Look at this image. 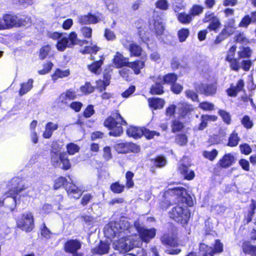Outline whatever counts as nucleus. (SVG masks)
<instances>
[{
  "label": "nucleus",
  "instance_id": "obj_1",
  "mask_svg": "<svg viewBox=\"0 0 256 256\" xmlns=\"http://www.w3.org/2000/svg\"><path fill=\"white\" fill-rule=\"evenodd\" d=\"M165 202L161 204V208L166 209L172 204L177 205L169 212L170 218L182 226L186 224L190 218V212L187 206H192L194 202L186 189L182 187L169 188L164 194Z\"/></svg>",
  "mask_w": 256,
  "mask_h": 256
},
{
  "label": "nucleus",
  "instance_id": "obj_2",
  "mask_svg": "<svg viewBox=\"0 0 256 256\" xmlns=\"http://www.w3.org/2000/svg\"><path fill=\"white\" fill-rule=\"evenodd\" d=\"M118 228H120V232H132L133 234H136V232H138L139 236H137L141 244V241L148 243L156 236V230L154 228L148 229L144 228L138 221L135 222L133 226L130 225L126 218L120 219L118 222H112L106 229V234L108 237L113 236Z\"/></svg>",
  "mask_w": 256,
  "mask_h": 256
},
{
  "label": "nucleus",
  "instance_id": "obj_3",
  "mask_svg": "<svg viewBox=\"0 0 256 256\" xmlns=\"http://www.w3.org/2000/svg\"><path fill=\"white\" fill-rule=\"evenodd\" d=\"M12 188L5 194L6 200L11 202L12 204L9 206L10 211L15 209L17 204L20 201L25 202L28 198L32 196L33 190L28 188V186L25 185L18 178H14L12 180Z\"/></svg>",
  "mask_w": 256,
  "mask_h": 256
},
{
  "label": "nucleus",
  "instance_id": "obj_4",
  "mask_svg": "<svg viewBox=\"0 0 256 256\" xmlns=\"http://www.w3.org/2000/svg\"><path fill=\"white\" fill-rule=\"evenodd\" d=\"M116 222H118V221H116ZM112 222H110L104 227V234L106 237L110 240L116 237L120 238L119 240H115L113 243L114 249L119 250L121 253H124L130 251L134 247H139L141 245L137 235L133 234L132 232L128 234L124 232H120V228H118L117 232H116V234L113 236H108L105 232Z\"/></svg>",
  "mask_w": 256,
  "mask_h": 256
},
{
  "label": "nucleus",
  "instance_id": "obj_5",
  "mask_svg": "<svg viewBox=\"0 0 256 256\" xmlns=\"http://www.w3.org/2000/svg\"><path fill=\"white\" fill-rule=\"evenodd\" d=\"M126 124V122L118 112L112 114L104 122V126L110 130L109 134L114 136H120L123 132L122 126Z\"/></svg>",
  "mask_w": 256,
  "mask_h": 256
},
{
  "label": "nucleus",
  "instance_id": "obj_6",
  "mask_svg": "<svg viewBox=\"0 0 256 256\" xmlns=\"http://www.w3.org/2000/svg\"><path fill=\"white\" fill-rule=\"evenodd\" d=\"M222 251L223 244L220 242V240H216L215 241L214 248L204 244H200L198 255L194 252H190L186 256H214V254L221 253Z\"/></svg>",
  "mask_w": 256,
  "mask_h": 256
},
{
  "label": "nucleus",
  "instance_id": "obj_7",
  "mask_svg": "<svg viewBox=\"0 0 256 256\" xmlns=\"http://www.w3.org/2000/svg\"><path fill=\"white\" fill-rule=\"evenodd\" d=\"M17 226L27 232H31L34 228V216L30 212L22 214L16 221Z\"/></svg>",
  "mask_w": 256,
  "mask_h": 256
},
{
  "label": "nucleus",
  "instance_id": "obj_8",
  "mask_svg": "<svg viewBox=\"0 0 256 256\" xmlns=\"http://www.w3.org/2000/svg\"><path fill=\"white\" fill-rule=\"evenodd\" d=\"M196 90L206 96H212L216 92V84L200 83L195 86Z\"/></svg>",
  "mask_w": 256,
  "mask_h": 256
},
{
  "label": "nucleus",
  "instance_id": "obj_9",
  "mask_svg": "<svg viewBox=\"0 0 256 256\" xmlns=\"http://www.w3.org/2000/svg\"><path fill=\"white\" fill-rule=\"evenodd\" d=\"M76 98V92L72 89L66 90L61 94L57 99V102L60 106L68 104L69 102Z\"/></svg>",
  "mask_w": 256,
  "mask_h": 256
},
{
  "label": "nucleus",
  "instance_id": "obj_10",
  "mask_svg": "<svg viewBox=\"0 0 256 256\" xmlns=\"http://www.w3.org/2000/svg\"><path fill=\"white\" fill-rule=\"evenodd\" d=\"M150 79L154 82L150 89V92L152 94H161L164 92L163 82H162V76L155 75L150 76Z\"/></svg>",
  "mask_w": 256,
  "mask_h": 256
},
{
  "label": "nucleus",
  "instance_id": "obj_11",
  "mask_svg": "<svg viewBox=\"0 0 256 256\" xmlns=\"http://www.w3.org/2000/svg\"><path fill=\"white\" fill-rule=\"evenodd\" d=\"M123 46L128 48L131 56H138L142 52V48L136 43L128 41L126 38L122 40Z\"/></svg>",
  "mask_w": 256,
  "mask_h": 256
},
{
  "label": "nucleus",
  "instance_id": "obj_12",
  "mask_svg": "<svg viewBox=\"0 0 256 256\" xmlns=\"http://www.w3.org/2000/svg\"><path fill=\"white\" fill-rule=\"evenodd\" d=\"M82 244L76 239L69 240L64 244V251L68 253L74 254L80 248Z\"/></svg>",
  "mask_w": 256,
  "mask_h": 256
},
{
  "label": "nucleus",
  "instance_id": "obj_13",
  "mask_svg": "<svg viewBox=\"0 0 256 256\" xmlns=\"http://www.w3.org/2000/svg\"><path fill=\"white\" fill-rule=\"evenodd\" d=\"M66 190L68 195L74 198H78L82 194V190L78 188L74 184L70 182L66 184Z\"/></svg>",
  "mask_w": 256,
  "mask_h": 256
},
{
  "label": "nucleus",
  "instance_id": "obj_14",
  "mask_svg": "<svg viewBox=\"0 0 256 256\" xmlns=\"http://www.w3.org/2000/svg\"><path fill=\"white\" fill-rule=\"evenodd\" d=\"M136 145L132 143L122 142L116 144L114 146V148L118 153H127L132 151V149Z\"/></svg>",
  "mask_w": 256,
  "mask_h": 256
},
{
  "label": "nucleus",
  "instance_id": "obj_15",
  "mask_svg": "<svg viewBox=\"0 0 256 256\" xmlns=\"http://www.w3.org/2000/svg\"><path fill=\"white\" fill-rule=\"evenodd\" d=\"M178 108L180 117L181 118H185L193 110L192 106L187 102L178 104Z\"/></svg>",
  "mask_w": 256,
  "mask_h": 256
},
{
  "label": "nucleus",
  "instance_id": "obj_16",
  "mask_svg": "<svg viewBox=\"0 0 256 256\" xmlns=\"http://www.w3.org/2000/svg\"><path fill=\"white\" fill-rule=\"evenodd\" d=\"M78 22L82 24H96L100 20L98 17L90 14L87 15L80 16H78Z\"/></svg>",
  "mask_w": 256,
  "mask_h": 256
},
{
  "label": "nucleus",
  "instance_id": "obj_17",
  "mask_svg": "<svg viewBox=\"0 0 256 256\" xmlns=\"http://www.w3.org/2000/svg\"><path fill=\"white\" fill-rule=\"evenodd\" d=\"M4 16L6 21L8 28L14 26H21V24H25L22 22L18 21V18L16 16L6 14Z\"/></svg>",
  "mask_w": 256,
  "mask_h": 256
},
{
  "label": "nucleus",
  "instance_id": "obj_18",
  "mask_svg": "<svg viewBox=\"0 0 256 256\" xmlns=\"http://www.w3.org/2000/svg\"><path fill=\"white\" fill-rule=\"evenodd\" d=\"M188 166L182 163L178 166V170L185 179L191 180L194 178L195 174L193 170L189 169Z\"/></svg>",
  "mask_w": 256,
  "mask_h": 256
},
{
  "label": "nucleus",
  "instance_id": "obj_19",
  "mask_svg": "<svg viewBox=\"0 0 256 256\" xmlns=\"http://www.w3.org/2000/svg\"><path fill=\"white\" fill-rule=\"evenodd\" d=\"M244 86V82L243 80H240L236 86H234L233 84L230 85L229 88L226 90L228 94L230 96H236L239 92L242 90Z\"/></svg>",
  "mask_w": 256,
  "mask_h": 256
},
{
  "label": "nucleus",
  "instance_id": "obj_20",
  "mask_svg": "<svg viewBox=\"0 0 256 256\" xmlns=\"http://www.w3.org/2000/svg\"><path fill=\"white\" fill-rule=\"evenodd\" d=\"M114 64L116 68H120L124 66H128L129 63L128 59L124 58L120 53L117 52L113 59Z\"/></svg>",
  "mask_w": 256,
  "mask_h": 256
},
{
  "label": "nucleus",
  "instance_id": "obj_21",
  "mask_svg": "<svg viewBox=\"0 0 256 256\" xmlns=\"http://www.w3.org/2000/svg\"><path fill=\"white\" fill-rule=\"evenodd\" d=\"M58 125L52 122H48L45 126L44 130L42 134V136L44 138H51L54 132L58 128Z\"/></svg>",
  "mask_w": 256,
  "mask_h": 256
},
{
  "label": "nucleus",
  "instance_id": "obj_22",
  "mask_svg": "<svg viewBox=\"0 0 256 256\" xmlns=\"http://www.w3.org/2000/svg\"><path fill=\"white\" fill-rule=\"evenodd\" d=\"M234 160V156L231 154H226L219 161V164L223 168H227L232 164Z\"/></svg>",
  "mask_w": 256,
  "mask_h": 256
},
{
  "label": "nucleus",
  "instance_id": "obj_23",
  "mask_svg": "<svg viewBox=\"0 0 256 256\" xmlns=\"http://www.w3.org/2000/svg\"><path fill=\"white\" fill-rule=\"evenodd\" d=\"M127 134L136 139L140 138L143 135V128L135 126H130L126 130Z\"/></svg>",
  "mask_w": 256,
  "mask_h": 256
},
{
  "label": "nucleus",
  "instance_id": "obj_24",
  "mask_svg": "<svg viewBox=\"0 0 256 256\" xmlns=\"http://www.w3.org/2000/svg\"><path fill=\"white\" fill-rule=\"evenodd\" d=\"M34 80L30 78L26 82L20 84V88L19 90V94L21 96L30 92L33 87Z\"/></svg>",
  "mask_w": 256,
  "mask_h": 256
},
{
  "label": "nucleus",
  "instance_id": "obj_25",
  "mask_svg": "<svg viewBox=\"0 0 256 256\" xmlns=\"http://www.w3.org/2000/svg\"><path fill=\"white\" fill-rule=\"evenodd\" d=\"M110 249L109 244L106 242H100L98 246L92 250L94 254H104L108 252Z\"/></svg>",
  "mask_w": 256,
  "mask_h": 256
},
{
  "label": "nucleus",
  "instance_id": "obj_26",
  "mask_svg": "<svg viewBox=\"0 0 256 256\" xmlns=\"http://www.w3.org/2000/svg\"><path fill=\"white\" fill-rule=\"evenodd\" d=\"M148 102L150 106L155 110L162 108L165 104L164 100L160 98H149Z\"/></svg>",
  "mask_w": 256,
  "mask_h": 256
},
{
  "label": "nucleus",
  "instance_id": "obj_27",
  "mask_svg": "<svg viewBox=\"0 0 256 256\" xmlns=\"http://www.w3.org/2000/svg\"><path fill=\"white\" fill-rule=\"evenodd\" d=\"M144 66V62L141 60H136L132 62H129L128 65V67L131 68L136 74H138L140 72V70L142 69Z\"/></svg>",
  "mask_w": 256,
  "mask_h": 256
},
{
  "label": "nucleus",
  "instance_id": "obj_28",
  "mask_svg": "<svg viewBox=\"0 0 256 256\" xmlns=\"http://www.w3.org/2000/svg\"><path fill=\"white\" fill-rule=\"evenodd\" d=\"M70 74V71L68 69L62 70L57 68L54 74L52 75V80L56 81L58 78H62L68 76Z\"/></svg>",
  "mask_w": 256,
  "mask_h": 256
},
{
  "label": "nucleus",
  "instance_id": "obj_29",
  "mask_svg": "<svg viewBox=\"0 0 256 256\" xmlns=\"http://www.w3.org/2000/svg\"><path fill=\"white\" fill-rule=\"evenodd\" d=\"M104 58L102 56L100 59L96 60L92 64L88 66V70L93 73L99 74L100 72V67L103 64Z\"/></svg>",
  "mask_w": 256,
  "mask_h": 256
},
{
  "label": "nucleus",
  "instance_id": "obj_30",
  "mask_svg": "<svg viewBox=\"0 0 256 256\" xmlns=\"http://www.w3.org/2000/svg\"><path fill=\"white\" fill-rule=\"evenodd\" d=\"M177 76L173 73H170L162 76V82L164 84H166L172 85L177 80Z\"/></svg>",
  "mask_w": 256,
  "mask_h": 256
},
{
  "label": "nucleus",
  "instance_id": "obj_31",
  "mask_svg": "<svg viewBox=\"0 0 256 256\" xmlns=\"http://www.w3.org/2000/svg\"><path fill=\"white\" fill-rule=\"evenodd\" d=\"M152 25L157 36H161L162 34L164 28V24L161 21L158 19H154L152 20Z\"/></svg>",
  "mask_w": 256,
  "mask_h": 256
},
{
  "label": "nucleus",
  "instance_id": "obj_32",
  "mask_svg": "<svg viewBox=\"0 0 256 256\" xmlns=\"http://www.w3.org/2000/svg\"><path fill=\"white\" fill-rule=\"evenodd\" d=\"M67 47H72L69 44V40L66 37L61 38L58 42L56 48L60 51H64Z\"/></svg>",
  "mask_w": 256,
  "mask_h": 256
},
{
  "label": "nucleus",
  "instance_id": "obj_33",
  "mask_svg": "<svg viewBox=\"0 0 256 256\" xmlns=\"http://www.w3.org/2000/svg\"><path fill=\"white\" fill-rule=\"evenodd\" d=\"M125 188V186L120 184L119 182H116L112 183L110 186V190L115 194H120L122 192Z\"/></svg>",
  "mask_w": 256,
  "mask_h": 256
},
{
  "label": "nucleus",
  "instance_id": "obj_34",
  "mask_svg": "<svg viewBox=\"0 0 256 256\" xmlns=\"http://www.w3.org/2000/svg\"><path fill=\"white\" fill-rule=\"evenodd\" d=\"M240 140V138L238 136V134L233 132L229 137L228 146L231 147L236 146L238 144Z\"/></svg>",
  "mask_w": 256,
  "mask_h": 256
},
{
  "label": "nucleus",
  "instance_id": "obj_35",
  "mask_svg": "<svg viewBox=\"0 0 256 256\" xmlns=\"http://www.w3.org/2000/svg\"><path fill=\"white\" fill-rule=\"evenodd\" d=\"M161 240L164 244L174 247L176 246V242L173 238L170 236L168 234H164L161 238Z\"/></svg>",
  "mask_w": 256,
  "mask_h": 256
},
{
  "label": "nucleus",
  "instance_id": "obj_36",
  "mask_svg": "<svg viewBox=\"0 0 256 256\" xmlns=\"http://www.w3.org/2000/svg\"><path fill=\"white\" fill-rule=\"evenodd\" d=\"M152 161L153 162L154 164L158 168H162L166 164V160L163 156H158L156 158L152 159Z\"/></svg>",
  "mask_w": 256,
  "mask_h": 256
},
{
  "label": "nucleus",
  "instance_id": "obj_37",
  "mask_svg": "<svg viewBox=\"0 0 256 256\" xmlns=\"http://www.w3.org/2000/svg\"><path fill=\"white\" fill-rule=\"evenodd\" d=\"M209 22H210V23L208 28L210 30L216 32L217 30L220 28V22L218 18L216 17H212V20Z\"/></svg>",
  "mask_w": 256,
  "mask_h": 256
},
{
  "label": "nucleus",
  "instance_id": "obj_38",
  "mask_svg": "<svg viewBox=\"0 0 256 256\" xmlns=\"http://www.w3.org/2000/svg\"><path fill=\"white\" fill-rule=\"evenodd\" d=\"M62 158V153L51 152V161L54 166H59Z\"/></svg>",
  "mask_w": 256,
  "mask_h": 256
},
{
  "label": "nucleus",
  "instance_id": "obj_39",
  "mask_svg": "<svg viewBox=\"0 0 256 256\" xmlns=\"http://www.w3.org/2000/svg\"><path fill=\"white\" fill-rule=\"evenodd\" d=\"M178 18L180 22L182 24H188L192 21V18L190 14H186L185 13L179 14Z\"/></svg>",
  "mask_w": 256,
  "mask_h": 256
},
{
  "label": "nucleus",
  "instance_id": "obj_40",
  "mask_svg": "<svg viewBox=\"0 0 256 256\" xmlns=\"http://www.w3.org/2000/svg\"><path fill=\"white\" fill-rule=\"evenodd\" d=\"M67 152L70 155H74L80 150V147L76 144L71 142L66 146Z\"/></svg>",
  "mask_w": 256,
  "mask_h": 256
},
{
  "label": "nucleus",
  "instance_id": "obj_41",
  "mask_svg": "<svg viewBox=\"0 0 256 256\" xmlns=\"http://www.w3.org/2000/svg\"><path fill=\"white\" fill-rule=\"evenodd\" d=\"M184 124L178 120H174L172 124V132H176L181 130L184 128Z\"/></svg>",
  "mask_w": 256,
  "mask_h": 256
},
{
  "label": "nucleus",
  "instance_id": "obj_42",
  "mask_svg": "<svg viewBox=\"0 0 256 256\" xmlns=\"http://www.w3.org/2000/svg\"><path fill=\"white\" fill-rule=\"evenodd\" d=\"M100 48L96 46H86L84 48L82 49L80 52L82 54H95L98 51Z\"/></svg>",
  "mask_w": 256,
  "mask_h": 256
},
{
  "label": "nucleus",
  "instance_id": "obj_43",
  "mask_svg": "<svg viewBox=\"0 0 256 256\" xmlns=\"http://www.w3.org/2000/svg\"><path fill=\"white\" fill-rule=\"evenodd\" d=\"M244 252L246 254H252L256 250V246H252L249 242H244L242 245Z\"/></svg>",
  "mask_w": 256,
  "mask_h": 256
},
{
  "label": "nucleus",
  "instance_id": "obj_44",
  "mask_svg": "<svg viewBox=\"0 0 256 256\" xmlns=\"http://www.w3.org/2000/svg\"><path fill=\"white\" fill-rule=\"evenodd\" d=\"M134 176V173L130 171L127 172L126 174V186L127 187V188H132L134 185V182L132 180Z\"/></svg>",
  "mask_w": 256,
  "mask_h": 256
},
{
  "label": "nucleus",
  "instance_id": "obj_45",
  "mask_svg": "<svg viewBox=\"0 0 256 256\" xmlns=\"http://www.w3.org/2000/svg\"><path fill=\"white\" fill-rule=\"evenodd\" d=\"M60 162L62 164L63 169L67 170L70 168V164L68 159L67 154L66 152H62V158L60 163Z\"/></svg>",
  "mask_w": 256,
  "mask_h": 256
},
{
  "label": "nucleus",
  "instance_id": "obj_46",
  "mask_svg": "<svg viewBox=\"0 0 256 256\" xmlns=\"http://www.w3.org/2000/svg\"><path fill=\"white\" fill-rule=\"evenodd\" d=\"M190 32L188 28H182L178 32V36L180 42H184L189 36Z\"/></svg>",
  "mask_w": 256,
  "mask_h": 256
},
{
  "label": "nucleus",
  "instance_id": "obj_47",
  "mask_svg": "<svg viewBox=\"0 0 256 256\" xmlns=\"http://www.w3.org/2000/svg\"><path fill=\"white\" fill-rule=\"evenodd\" d=\"M218 114L225 123L226 124H230V116L228 112L222 110H220L218 112Z\"/></svg>",
  "mask_w": 256,
  "mask_h": 256
},
{
  "label": "nucleus",
  "instance_id": "obj_48",
  "mask_svg": "<svg viewBox=\"0 0 256 256\" xmlns=\"http://www.w3.org/2000/svg\"><path fill=\"white\" fill-rule=\"evenodd\" d=\"M176 142L180 146H185L188 142V138L184 134H178L176 136Z\"/></svg>",
  "mask_w": 256,
  "mask_h": 256
},
{
  "label": "nucleus",
  "instance_id": "obj_49",
  "mask_svg": "<svg viewBox=\"0 0 256 256\" xmlns=\"http://www.w3.org/2000/svg\"><path fill=\"white\" fill-rule=\"evenodd\" d=\"M204 8L199 5H194L190 9V13L191 16H198L203 12Z\"/></svg>",
  "mask_w": 256,
  "mask_h": 256
},
{
  "label": "nucleus",
  "instance_id": "obj_50",
  "mask_svg": "<svg viewBox=\"0 0 256 256\" xmlns=\"http://www.w3.org/2000/svg\"><path fill=\"white\" fill-rule=\"evenodd\" d=\"M199 108L204 110L211 111L214 109V105L208 102H204L200 103Z\"/></svg>",
  "mask_w": 256,
  "mask_h": 256
},
{
  "label": "nucleus",
  "instance_id": "obj_51",
  "mask_svg": "<svg viewBox=\"0 0 256 256\" xmlns=\"http://www.w3.org/2000/svg\"><path fill=\"white\" fill-rule=\"evenodd\" d=\"M68 182L66 181L65 178L62 176L60 177L54 181V188L56 190L58 189L61 186L64 185L66 187V184Z\"/></svg>",
  "mask_w": 256,
  "mask_h": 256
},
{
  "label": "nucleus",
  "instance_id": "obj_52",
  "mask_svg": "<svg viewBox=\"0 0 256 256\" xmlns=\"http://www.w3.org/2000/svg\"><path fill=\"white\" fill-rule=\"evenodd\" d=\"M251 54V50L248 47L243 48L242 50L238 52V56L240 58H249Z\"/></svg>",
  "mask_w": 256,
  "mask_h": 256
},
{
  "label": "nucleus",
  "instance_id": "obj_53",
  "mask_svg": "<svg viewBox=\"0 0 256 256\" xmlns=\"http://www.w3.org/2000/svg\"><path fill=\"white\" fill-rule=\"evenodd\" d=\"M168 3L166 0H158L156 3V6L160 10H166L168 9Z\"/></svg>",
  "mask_w": 256,
  "mask_h": 256
},
{
  "label": "nucleus",
  "instance_id": "obj_54",
  "mask_svg": "<svg viewBox=\"0 0 256 256\" xmlns=\"http://www.w3.org/2000/svg\"><path fill=\"white\" fill-rule=\"evenodd\" d=\"M68 39L69 40V44L72 47L73 46L79 44L77 38V34L75 32H72L68 36Z\"/></svg>",
  "mask_w": 256,
  "mask_h": 256
},
{
  "label": "nucleus",
  "instance_id": "obj_55",
  "mask_svg": "<svg viewBox=\"0 0 256 256\" xmlns=\"http://www.w3.org/2000/svg\"><path fill=\"white\" fill-rule=\"evenodd\" d=\"M204 156L210 160H213L218 155V151L214 149L211 152L205 151L204 152Z\"/></svg>",
  "mask_w": 256,
  "mask_h": 256
},
{
  "label": "nucleus",
  "instance_id": "obj_56",
  "mask_svg": "<svg viewBox=\"0 0 256 256\" xmlns=\"http://www.w3.org/2000/svg\"><path fill=\"white\" fill-rule=\"evenodd\" d=\"M94 87L89 82L86 83L80 87V90L84 94H90L94 91Z\"/></svg>",
  "mask_w": 256,
  "mask_h": 256
},
{
  "label": "nucleus",
  "instance_id": "obj_57",
  "mask_svg": "<svg viewBox=\"0 0 256 256\" xmlns=\"http://www.w3.org/2000/svg\"><path fill=\"white\" fill-rule=\"evenodd\" d=\"M143 135L148 139H151L154 138V136H158L160 135L159 132L155 131H150L148 129H143Z\"/></svg>",
  "mask_w": 256,
  "mask_h": 256
},
{
  "label": "nucleus",
  "instance_id": "obj_58",
  "mask_svg": "<svg viewBox=\"0 0 256 256\" xmlns=\"http://www.w3.org/2000/svg\"><path fill=\"white\" fill-rule=\"evenodd\" d=\"M80 32L86 38H90L92 36V29L88 26H84L81 28Z\"/></svg>",
  "mask_w": 256,
  "mask_h": 256
},
{
  "label": "nucleus",
  "instance_id": "obj_59",
  "mask_svg": "<svg viewBox=\"0 0 256 256\" xmlns=\"http://www.w3.org/2000/svg\"><path fill=\"white\" fill-rule=\"evenodd\" d=\"M50 50L49 45H46L43 46L40 50V57L41 59L43 60L46 58Z\"/></svg>",
  "mask_w": 256,
  "mask_h": 256
},
{
  "label": "nucleus",
  "instance_id": "obj_60",
  "mask_svg": "<svg viewBox=\"0 0 256 256\" xmlns=\"http://www.w3.org/2000/svg\"><path fill=\"white\" fill-rule=\"evenodd\" d=\"M185 94H186V96L188 98H190L192 100L195 101V102L198 101V95L194 90H186L185 92Z\"/></svg>",
  "mask_w": 256,
  "mask_h": 256
},
{
  "label": "nucleus",
  "instance_id": "obj_61",
  "mask_svg": "<svg viewBox=\"0 0 256 256\" xmlns=\"http://www.w3.org/2000/svg\"><path fill=\"white\" fill-rule=\"evenodd\" d=\"M241 122L243 126L247 128H251L253 125L252 121L250 120L249 116H245L243 117Z\"/></svg>",
  "mask_w": 256,
  "mask_h": 256
},
{
  "label": "nucleus",
  "instance_id": "obj_62",
  "mask_svg": "<svg viewBox=\"0 0 256 256\" xmlns=\"http://www.w3.org/2000/svg\"><path fill=\"white\" fill-rule=\"evenodd\" d=\"M228 61L230 62V66L232 70L238 71L240 70V65L237 59L233 58L231 60Z\"/></svg>",
  "mask_w": 256,
  "mask_h": 256
},
{
  "label": "nucleus",
  "instance_id": "obj_63",
  "mask_svg": "<svg viewBox=\"0 0 256 256\" xmlns=\"http://www.w3.org/2000/svg\"><path fill=\"white\" fill-rule=\"evenodd\" d=\"M94 112V109L93 106L89 105L84 110V116L85 118H90L92 115H93Z\"/></svg>",
  "mask_w": 256,
  "mask_h": 256
},
{
  "label": "nucleus",
  "instance_id": "obj_64",
  "mask_svg": "<svg viewBox=\"0 0 256 256\" xmlns=\"http://www.w3.org/2000/svg\"><path fill=\"white\" fill-rule=\"evenodd\" d=\"M96 88L100 91H102L105 90L106 88L109 84V82H104L102 80H99L96 81Z\"/></svg>",
  "mask_w": 256,
  "mask_h": 256
}]
</instances>
